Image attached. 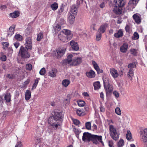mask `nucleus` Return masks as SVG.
<instances>
[{
	"instance_id": "nucleus-19",
	"label": "nucleus",
	"mask_w": 147,
	"mask_h": 147,
	"mask_svg": "<svg viewBox=\"0 0 147 147\" xmlns=\"http://www.w3.org/2000/svg\"><path fill=\"white\" fill-rule=\"evenodd\" d=\"M113 11L116 14H120L121 13V8L120 7L115 6L113 8Z\"/></svg>"
},
{
	"instance_id": "nucleus-11",
	"label": "nucleus",
	"mask_w": 147,
	"mask_h": 147,
	"mask_svg": "<svg viewBox=\"0 0 147 147\" xmlns=\"http://www.w3.org/2000/svg\"><path fill=\"white\" fill-rule=\"evenodd\" d=\"M92 135L88 132H85L83 134L82 139L83 141H88L89 142L91 140Z\"/></svg>"
},
{
	"instance_id": "nucleus-48",
	"label": "nucleus",
	"mask_w": 147,
	"mask_h": 147,
	"mask_svg": "<svg viewBox=\"0 0 147 147\" xmlns=\"http://www.w3.org/2000/svg\"><path fill=\"white\" fill-rule=\"evenodd\" d=\"M38 82V80H35L34 81V82L33 84L32 85V87L31 88V90H33L34 89L36 88Z\"/></svg>"
},
{
	"instance_id": "nucleus-6",
	"label": "nucleus",
	"mask_w": 147,
	"mask_h": 147,
	"mask_svg": "<svg viewBox=\"0 0 147 147\" xmlns=\"http://www.w3.org/2000/svg\"><path fill=\"white\" fill-rule=\"evenodd\" d=\"M25 47L27 49H31L32 47V37H26L25 39V42L24 44Z\"/></svg>"
},
{
	"instance_id": "nucleus-31",
	"label": "nucleus",
	"mask_w": 147,
	"mask_h": 147,
	"mask_svg": "<svg viewBox=\"0 0 147 147\" xmlns=\"http://www.w3.org/2000/svg\"><path fill=\"white\" fill-rule=\"evenodd\" d=\"M70 97L69 95H67L63 100V102L65 105H68L70 102Z\"/></svg>"
},
{
	"instance_id": "nucleus-47",
	"label": "nucleus",
	"mask_w": 147,
	"mask_h": 147,
	"mask_svg": "<svg viewBox=\"0 0 147 147\" xmlns=\"http://www.w3.org/2000/svg\"><path fill=\"white\" fill-rule=\"evenodd\" d=\"M139 36L137 32H135L133 34L132 39L134 40L138 39L139 38Z\"/></svg>"
},
{
	"instance_id": "nucleus-33",
	"label": "nucleus",
	"mask_w": 147,
	"mask_h": 147,
	"mask_svg": "<svg viewBox=\"0 0 147 147\" xmlns=\"http://www.w3.org/2000/svg\"><path fill=\"white\" fill-rule=\"evenodd\" d=\"M31 96V92L29 90H27L25 93V98L26 100H29Z\"/></svg>"
},
{
	"instance_id": "nucleus-54",
	"label": "nucleus",
	"mask_w": 147,
	"mask_h": 147,
	"mask_svg": "<svg viewBox=\"0 0 147 147\" xmlns=\"http://www.w3.org/2000/svg\"><path fill=\"white\" fill-rule=\"evenodd\" d=\"M45 73L46 70L44 68H42L39 71V74L41 75H44Z\"/></svg>"
},
{
	"instance_id": "nucleus-27",
	"label": "nucleus",
	"mask_w": 147,
	"mask_h": 147,
	"mask_svg": "<svg viewBox=\"0 0 147 147\" xmlns=\"http://www.w3.org/2000/svg\"><path fill=\"white\" fill-rule=\"evenodd\" d=\"M123 35V32L122 29H120L117 33H115L114 34L115 37L116 38H119L122 36Z\"/></svg>"
},
{
	"instance_id": "nucleus-51",
	"label": "nucleus",
	"mask_w": 147,
	"mask_h": 147,
	"mask_svg": "<svg viewBox=\"0 0 147 147\" xmlns=\"http://www.w3.org/2000/svg\"><path fill=\"white\" fill-rule=\"evenodd\" d=\"M101 33L99 32H98L96 35V40L97 41H99L101 39Z\"/></svg>"
},
{
	"instance_id": "nucleus-61",
	"label": "nucleus",
	"mask_w": 147,
	"mask_h": 147,
	"mask_svg": "<svg viewBox=\"0 0 147 147\" xmlns=\"http://www.w3.org/2000/svg\"><path fill=\"white\" fill-rule=\"evenodd\" d=\"M113 145V142L112 140H110L109 141V145L110 147H112Z\"/></svg>"
},
{
	"instance_id": "nucleus-56",
	"label": "nucleus",
	"mask_w": 147,
	"mask_h": 147,
	"mask_svg": "<svg viewBox=\"0 0 147 147\" xmlns=\"http://www.w3.org/2000/svg\"><path fill=\"white\" fill-rule=\"evenodd\" d=\"M6 77L12 79L15 78V76L14 74H9L7 75Z\"/></svg>"
},
{
	"instance_id": "nucleus-26",
	"label": "nucleus",
	"mask_w": 147,
	"mask_h": 147,
	"mask_svg": "<svg viewBox=\"0 0 147 147\" xmlns=\"http://www.w3.org/2000/svg\"><path fill=\"white\" fill-rule=\"evenodd\" d=\"M133 18L136 23L139 24L140 23L141 19V18L139 16L136 14H134L133 16Z\"/></svg>"
},
{
	"instance_id": "nucleus-16",
	"label": "nucleus",
	"mask_w": 147,
	"mask_h": 147,
	"mask_svg": "<svg viewBox=\"0 0 147 147\" xmlns=\"http://www.w3.org/2000/svg\"><path fill=\"white\" fill-rule=\"evenodd\" d=\"M128 45L126 43H124L120 47V50L122 53H125L128 49Z\"/></svg>"
},
{
	"instance_id": "nucleus-1",
	"label": "nucleus",
	"mask_w": 147,
	"mask_h": 147,
	"mask_svg": "<svg viewBox=\"0 0 147 147\" xmlns=\"http://www.w3.org/2000/svg\"><path fill=\"white\" fill-rule=\"evenodd\" d=\"M63 113L61 112L55 113L53 118H49L48 123L53 127L57 129L60 127L62 121Z\"/></svg>"
},
{
	"instance_id": "nucleus-3",
	"label": "nucleus",
	"mask_w": 147,
	"mask_h": 147,
	"mask_svg": "<svg viewBox=\"0 0 147 147\" xmlns=\"http://www.w3.org/2000/svg\"><path fill=\"white\" fill-rule=\"evenodd\" d=\"M110 134L111 138L115 140L118 139L119 134L117 132L116 129L113 125H109Z\"/></svg>"
},
{
	"instance_id": "nucleus-32",
	"label": "nucleus",
	"mask_w": 147,
	"mask_h": 147,
	"mask_svg": "<svg viewBox=\"0 0 147 147\" xmlns=\"http://www.w3.org/2000/svg\"><path fill=\"white\" fill-rule=\"evenodd\" d=\"M5 100L7 102H9L11 101V95L9 93H6L4 96Z\"/></svg>"
},
{
	"instance_id": "nucleus-36",
	"label": "nucleus",
	"mask_w": 147,
	"mask_h": 147,
	"mask_svg": "<svg viewBox=\"0 0 147 147\" xmlns=\"http://www.w3.org/2000/svg\"><path fill=\"white\" fill-rule=\"evenodd\" d=\"M73 131L75 132L76 136L78 139H79V135L81 132V131L80 129H77L75 128H73Z\"/></svg>"
},
{
	"instance_id": "nucleus-50",
	"label": "nucleus",
	"mask_w": 147,
	"mask_h": 147,
	"mask_svg": "<svg viewBox=\"0 0 147 147\" xmlns=\"http://www.w3.org/2000/svg\"><path fill=\"white\" fill-rule=\"evenodd\" d=\"M64 11V7L63 6H61L58 9L57 13L59 15H61Z\"/></svg>"
},
{
	"instance_id": "nucleus-30",
	"label": "nucleus",
	"mask_w": 147,
	"mask_h": 147,
	"mask_svg": "<svg viewBox=\"0 0 147 147\" xmlns=\"http://www.w3.org/2000/svg\"><path fill=\"white\" fill-rule=\"evenodd\" d=\"M70 83V81L67 79L63 80L62 82V84L63 87H67Z\"/></svg>"
},
{
	"instance_id": "nucleus-28",
	"label": "nucleus",
	"mask_w": 147,
	"mask_h": 147,
	"mask_svg": "<svg viewBox=\"0 0 147 147\" xmlns=\"http://www.w3.org/2000/svg\"><path fill=\"white\" fill-rule=\"evenodd\" d=\"M15 29V26L14 25H12L10 27L8 32V35L11 36L14 33V31Z\"/></svg>"
},
{
	"instance_id": "nucleus-53",
	"label": "nucleus",
	"mask_w": 147,
	"mask_h": 147,
	"mask_svg": "<svg viewBox=\"0 0 147 147\" xmlns=\"http://www.w3.org/2000/svg\"><path fill=\"white\" fill-rule=\"evenodd\" d=\"M78 104L80 107H83L85 105V102L82 100H80L78 102Z\"/></svg>"
},
{
	"instance_id": "nucleus-35",
	"label": "nucleus",
	"mask_w": 147,
	"mask_h": 147,
	"mask_svg": "<svg viewBox=\"0 0 147 147\" xmlns=\"http://www.w3.org/2000/svg\"><path fill=\"white\" fill-rule=\"evenodd\" d=\"M93 86L95 90H96L99 89L101 87L100 82L98 81L94 82L93 84Z\"/></svg>"
},
{
	"instance_id": "nucleus-63",
	"label": "nucleus",
	"mask_w": 147,
	"mask_h": 147,
	"mask_svg": "<svg viewBox=\"0 0 147 147\" xmlns=\"http://www.w3.org/2000/svg\"><path fill=\"white\" fill-rule=\"evenodd\" d=\"M36 144H38L40 142L41 139L40 138H37L36 139Z\"/></svg>"
},
{
	"instance_id": "nucleus-39",
	"label": "nucleus",
	"mask_w": 147,
	"mask_h": 147,
	"mask_svg": "<svg viewBox=\"0 0 147 147\" xmlns=\"http://www.w3.org/2000/svg\"><path fill=\"white\" fill-rule=\"evenodd\" d=\"M43 131V129L42 127H39L36 129V132L39 135H42Z\"/></svg>"
},
{
	"instance_id": "nucleus-44",
	"label": "nucleus",
	"mask_w": 147,
	"mask_h": 147,
	"mask_svg": "<svg viewBox=\"0 0 147 147\" xmlns=\"http://www.w3.org/2000/svg\"><path fill=\"white\" fill-rule=\"evenodd\" d=\"M124 140L122 139H120L118 142L117 144L118 147H121L123 146L124 145Z\"/></svg>"
},
{
	"instance_id": "nucleus-42",
	"label": "nucleus",
	"mask_w": 147,
	"mask_h": 147,
	"mask_svg": "<svg viewBox=\"0 0 147 147\" xmlns=\"http://www.w3.org/2000/svg\"><path fill=\"white\" fill-rule=\"evenodd\" d=\"M129 52L131 54L134 56L137 55V53H138L137 50L133 48L131 49L130 50Z\"/></svg>"
},
{
	"instance_id": "nucleus-2",
	"label": "nucleus",
	"mask_w": 147,
	"mask_h": 147,
	"mask_svg": "<svg viewBox=\"0 0 147 147\" xmlns=\"http://www.w3.org/2000/svg\"><path fill=\"white\" fill-rule=\"evenodd\" d=\"M73 57L72 54H69L67 56V62L71 66H76L81 63L82 61L81 57H76L72 59Z\"/></svg>"
},
{
	"instance_id": "nucleus-34",
	"label": "nucleus",
	"mask_w": 147,
	"mask_h": 147,
	"mask_svg": "<svg viewBox=\"0 0 147 147\" xmlns=\"http://www.w3.org/2000/svg\"><path fill=\"white\" fill-rule=\"evenodd\" d=\"M10 16L12 18H16L19 16V13L18 11H15L13 13H10Z\"/></svg>"
},
{
	"instance_id": "nucleus-13",
	"label": "nucleus",
	"mask_w": 147,
	"mask_h": 147,
	"mask_svg": "<svg viewBox=\"0 0 147 147\" xmlns=\"http://www.w3.org/2000/svg\"><path fill=\"white\" fill-rule=\"evenodd\" d=\"M66 49H58L57 50V54L56 55L57 58L62 57L65 53Z\"/></svg>"
},
{
	"instance_id": "nucleus-15",
	"label": "nucleus",
	"mask_w": 147,
	"mask_h": 147,
	"mask_svg": "<svg viewBox=\"0 0 147 147\" xmlns=\"http://www.w3.org/2000/svg\"><path fill=\"white\" fill-rule=\"evenodd\" d=\"M62 31L60 32L58 34V38L61 41L64 42H67V39H66V36Z\"/></svg>"
},
{
	"instance_id": "nucleus-40",
	"label": "nucleus",
	"mask_w": 147,
	"mask_h": 147,
	"mask_svg": "<svg viewBox=\"0 0 147 147\" xmlns=\"http://www.w3.org/2000/svg\"><path fill=\"white\" fill-rule=\"evenodd\" d=\"M43 37V34L42 32H40L37 35V40L40 41Z\"/></svg>"
},
{
	"instance_id": "nucleus-41",
	"label": "nucleus",
	"mask_w": 147,
	"mask_h": 147,
	"mask_svg": "<svg viewBox=\"0 0 147 147\" xmlns=\"http://www.w3.org/2000/svg\"><path fill=\"white\" fill-rule=\"evenodd\" d=\"M26 32L28 34H30L32 32V29L31 26H28L26 30Z\"/></svg>"
},
{
	"instance_id": "nucleus-49",
	"label": "nucleus",
	"mask_w": 147,
	"mask_h": 147,
	"mask_svg": "<svg viewBox=\"0 0 147 147\" xmlns=\"http://www.w3.org/2000/svg\"><path fill=\"white\" fill-rule=\"evenodd\" d=\"M85 126L86 128L88 130H90L91 129V123L90 122H88L86 123Z\"/></svg>"
},
{
	"instance_id": "nucleus-38",
	"label": "nucleus",
	"mask_w": 147,
	"mask_h": 147,
	"mask_svg": "<svg viewBox=\"0 0 147 147\" xmlns=\"http://www.w3.org/2000/svg\"><path fill=\"white\" fill-rule=\"evenodd\" d=\"M14 38L17 40L22 41L23 40V38L22 36L19 34H16L14 37Z\"/></svg>"
},
{
	"instance_id": "nucleus-59",
	"label": "nucleus",
	"mask_w": 147,
	"mask_h": 147,
	"mask_svg": "<svg viewBox=\"0 0 147 147\" xmlns=\"http://www.w3.org/2000/svg\"><path fill=\"white\" fill-rule=\"evenodd\" d=\"M7 8V6L5 5H2L0 6V9L4 10Z\"/></svg>"
},
{
	"instance_id": "nucleus-4",
	"label": "nucleus",
	"mask_w": 147,
	"mask_h": 147,
	"mask_svg": "<svg viewBox=\"0 0 147 147\" xmlns=\"http://www.w3.org/2000/svg\"><path fill=\"white\" fill-rule=\"evenodd\" d=\"M103 80L105 89L106 91L107 94H108L113 91V87L110 84L108 78H105L103 79Z\"/></svg>"
},
{
	"instance_id": "nucleus-55",
	"label": "nucleus",
	"mask_w": 147,
	"mask_h": 147,
	"mask_svg": "<svg viewBox=\"0 0 147 147\" xmlns=\"http://www.w3.org/2000/svg\"><path fill=\"white\" fill-rule=\"evenodd\" d=\"M32 66L30 64H27L26 65V68L27 70H31L32 69Z\"/></svg>"
},
{
	"instance_id": "nucleus-24",
	"label": "nucleus",
	"mask_w": 147,
	"mask_h": 147,
	"mask_svg": "<svg viewBox=\"0 0 147 147\" xmlns=\"http://www.w3.org/2000/svg\"><path fill=\"white\" fill-rule=\"evenodd\" d=\"M92 63L93 65L94 68L97 71L98 73L102 72V70L100 69L98 66L95 61H93L92 62Z\"/></svg>"
},
{
	"instance_id": "nucleus-10",
	"label": "nucleus",
	"mask_w": 147,
	"mask_h": 147,
	"mask_svg": "<svg viewBox=\"0 0 147 147\" xmlns=\"http://www.w3.org/2000/svg\"><path fill=\"white\" fill-rule=\"evenodd\" d=\"M140 134L141 140L144 142L147 141V128H145L144 130V134L142 131H140Z\"/></svg>"
},
{
	"instance_id": "nucleus-46",
	"label": "nucleus",
	"mask_w": 147,
	"mask_h": 147,
	"mask_svg": "<svg viewBox=\"0 0 147 147\" xmlns=\"http://www.w3.org/2000/svg\"><path fill=\"white\" fill-rule=\"evenodd\" d=\"M136 66L135 62H132L129 64L128 65V67L130 69H133L134 68L136 67Z\"/></svg>"
},
{
	"instance_id": "nucleus-64",
	"label": "nucleus",
	"mask_w": 147,
	"mask_h": 147,
	"mask_svg": "<svg viewBox=\"0 0 147 147\" xmlns=\"http://www.w3.org/2000/svg\"><path fill=\"white\" fill-rule=\"evenodd\" d=\"M30 82V80L29 79H27L26 81H25L24 82V86L28 84Z\"/></svg>"
},
{
	"instance_id": "nucleus-14",
	"label": "nucleus",
	"mask_w": 147,
	"mask_h": 147,
	"mask_svg": "<svg viewBox=\"0 0 147 147\" xmlns=\"http://www.w3.org/2000/svg\"><path fill=\"white\" fill-rule=\"evenodd\" d=\"M70 45L72 49L75 51H77L79 49V47L78 43L74 40L70 41Z\"/></svg>"
},
{
	"instance_id": "nucleus-8",
	"label": "nucleus",
	"mask_w": 147,
	"mask_h": 147,
	"mask_svg": "<svg viewBox=\"0 0 147 147\" xmlns=\"http://www.w3.org/2000/svg\"><path fill=\"white\" fill-rule=\"evenodd\" d=\"M139 0H130L128 5V9L132 10L134 8Z\"/></svg>"
},
{
	"instance_id": "nucleus-52",
	"label": "nucleus",
	"mask_w": 147,
	"mask_h": 147,
	"mask_svg": "<svg viewBox=\"0 0 147 147\" xmlns=\"http://www.w3.org/2000/svg\"><path fill=\"white\" fill-rule=\"evenodd\" d=\"M116 113L118 115H120L121 114V112L120 108L119 107H117L116 108L115 110Z\"/></svg>"
},
{
	"instance_id": "nucleus-18",
	"label": "nucleus",
	"mask_w": 147,
	"mask_h": 147,
	"mask_svg": "<svg viewBox=\"0 0 147 147\" xmlns=\"http://www.w3.org/2000/svg\"><path fill=\"white\" fill-rule=\"evenodd\" d=\"M108 26V24H104L101 25L98 30V32L101 33H103L105 32L106 29Z\"/></svg>"
},
{
	"instance_id": "nucleus-7",
	"label": "nucleus",
	"mask_w": 147,
	"mask_h": 147,
	"mask_svg": "<svg viewBox=\"0 0 147 147\" xmlns=\"http://www.w3.org/2000/svg\"><path fill=\"white\" fill-rule=\"evenodd\" d=\"M102 137L101 136H98L96 135H92L91 137V140L94 144H98V141L102 143Z\"/></svg>"
},
{
	"instance_id": "nucleus-29",
	"label": "nucleus",
	"mask_w": 147,
	"mask_h": 147,
	"mask_svg": "<svg viewBox=\"0 0 147 147\" xmlns=\"http://www.w3.org/2000/svg\"><path fill=\"white\" fill-rule=\"evenodd\" d=\"M61 24L57 23L54 25L53 28L55 32H58L61 29Z\"/></svg>"
},
{
	"instance_id": "nucleus-45",
	"label": "nucleus",
	"mask_w": 147,
	"mask_h": 147,
	"mask_svg": "<svg viewBox=\"0 0 147 147\" xmlns=\"http://www.w3.org/2000/svg\"><path fill=\"white\" fill-rule=\"evenodd\" d=\"M76 112L77 115L80 116H82L84 115V112L80 109H77Z\"/></svg>"
},
{
	"instance_id": "nucleus-12",
	"label": "nucleus",
	"mask_w": 147,
	"mask_h": 147,
	"mask_svg": "<svg viewBox=\"0 0 147 147\" xmlns=\"http://www.w3.org/2000/svg\"><path fill=\"white\" fill-rule=\"evenodd\" d=\"M110 73L114 79L117 78L119 76V73L118 71L114 68H112L110 69Z\"/></svg>"
},
{
	"instance_id": "nucleus-57",
	"label": "nucleus",
	"mask_w": 147,
	"mask_h": 147,
	"mask_svg": "<svg viewBox=\"0 0 147 147\" xmlns=\"http://www.w3.org/2000/svg\"><path fill=\"white\" fill-rule=\"evenodd\" d=\"M15 147H22V142L21 141L18 142L15 146Z\"/></svg>"
},
{
	"instance_id": "nucleus-58",
	"label": "nucleus",
	"mask_w": 147,
	"mask_h": 147,
	"mask_svg": "<svg viewBox=\"0 0 147 147\" xmlns=\"http://www.w3.org/2000/svg\"><path fill=\"white\" fill-rule=\"evenodd\" d=\"M73 121L74 124L76 125H78L80 123V121L76 119H74Z\"/></svg>"
},
{
	"instance_id": "nucleus-17",
	"label": "nucleus",
	"mask_w": 147,
	"mask_h": 147,
	"mask_svg": "<svg viewBox=\"0 0 147 147\" xmlns=\"http://www.w3.org/2000/svg\"><path fill=\"white\" fill-rule=\"evenodd\" d=\"M113 2L115 6L119 7H123L125 5L124 1L123 0H113Z\"/></svg>"
},
{
	"instance_id": "nucleus-62",
	"label": "nucleus",
	"mask_w": 147,
	"mask_h": 147,
	"mask_svg": "<svg viewBox=\"0 0 147 147\" xmlns=\"http://www.w3.org/2000/svg\"><path fill=\"white\" fill-rule=\"evenodd\" d=\"M113 94L116 97L118 98L119 96V94L116 91H114L113 92Z\"/></svg>"
},
{
	"instance_id": "nucleus-9",
	"label": "nucleus",
	"mask_w": 147,
	"mask_h": 147,
	"mask_svg": "<svg viewBox=\"0 0 147 147\" xmlns=\"http://www.w3.org/2000/svg\"><path fill=\"white\" fill-rule=\"evenodd\" d=\"M62 32L66 36V38L67 39V42L72 38L73 34L70 30L67 29H64Z\"/></svg>"
},
{
	"instance_id": "nucleus-22",
	"label": "nucleus",
	"mask_w": 147,
	"mask_h": 147,
	"mask_svg": "<svg viewBox=\"0 0 147 147\" xmlns=\"http://www.w3.org/2000/svg\"><path fill=\"white\" fill-rule=\"evenodd\" d=\"M75 16L70 13L68 19V21L70 24H72L74 23L75 20Z\"/></svg>"
},
{
	"instance_id": "nucleus-43",
	"label": "nucleus",
	"mask_w": 147,
	"mask_h": 147,
	"mask_svg": "<svg viewBox=\"0 0 147 147\" xmlns=\"http://www.w3.org/2000/svg\"><path fill=\"white\" fill-rule=\"evenodd\" d=\"M126 138L128 140H130L132 138V135L130 131L128 130L126 134Z\"/></svg>"
},
{
	"instance_id": "nucleus-5",
	"label": "nucleus",
	"mask_w": 147,
	"mask_h": 147,
	"mask_svg": "<svg viewBox=\"0 0 147 147\" xmlns=\"http://www.w3.org/2000/svg\"><path fill=\"white\" fill-rule=\"evenodd\" d=\"M28 50L26 48L21 46L18 53L19 56H21L23 58L29 57L30 55L28 53Z\"/></svg>"
},
{
	"instance_id": "nucleus-23",
	"label": "nucleus",
	"mask_w": 147,
	"mask_h": 147,
	"mask_svg": "<svg viewBox=\"0 0 147 147\" xmlns=\"http://www.w3.org/2000/svg\"><path fill=\"white\" fill-rule=\"evenodd\" d=\"M134 70L133 69H130L127 73V76L131 80L132 79L134 76Z\"/></svg>"
},
{
	"instance_id": "nucleus-25",
	"label": "nucleus",
	"mask_w": 147,
	"mask_h": 147,
	"mask_svg": "<svg viewBox=\"0 0 147 147\" xmlns=\"http://www.w3.org/2000/svg\"><path fill=\"white\" fill-rule=\"evenodd\" d=\"M86 74L87 77L90 78H94L95 76V73L92 70L87 72Z\"/></svg>"
},
{
	"instance_id": "nucleus-20",
	"label": "nucleus",
	"mask_w": 147,
	"mask_h": 147,
	"mask_svg": "<svg viewBox=\"0 0 147 147\" xmlns=\"http://www.w3.org/2000/svg\"><path fill=\"white\" fill-rule=\"evenodd\" d=\"M78 8L76 6V5H72L71 8L70 13H71L72 15H74V16H75L77 13Z\"/></svg>"
},
{
	"instance_id": "nucleus-60",
	"label": "nucleus",
	"mask_w": 147,
	"mask_h": 147,
	"mask_svg": "<svg viewBox=\"0 0 147 147\" xmlns=\"http://www.w3.org/2000/svg\"><path fill=\"white\" fill-rule=\"evenodd\" d=\"M0 59L1 61H5L6 59V57L5 55H3L1 57Z\"/></svg>"
},
{
	"instance_id": "nucleus-37",
	"label": "nucleus",
	"mask_w": 147,
	"mask_h": 147,
	"mask_svg": "<svg viewBox=\"0 0 147 147\" xmlns=\"http://www.w3.org/2000/svg\"><path fill=\"white\" fill-rule=\"evenodd\" d=\"M51 8L53 11H55L58 8V4L56 2L51 5L50 6Z\"/></svg>"
},
{
	"instance_id": "nucleus-21",
	"label": "nucleus",
	"mask_w": 147,
	"mask_h": 147,
	"mask_svg": "<svg viewBox=\"0 0 147 147\" xmlns=\"http://www.w3.org/2000/svg\"><path fill=\"white\" fill-rule=\"evenodd\" d=\"M57 72V70L55 69H52L49 72V75L52 78L55 77Z\"/></svg>"
}]
</instances>
